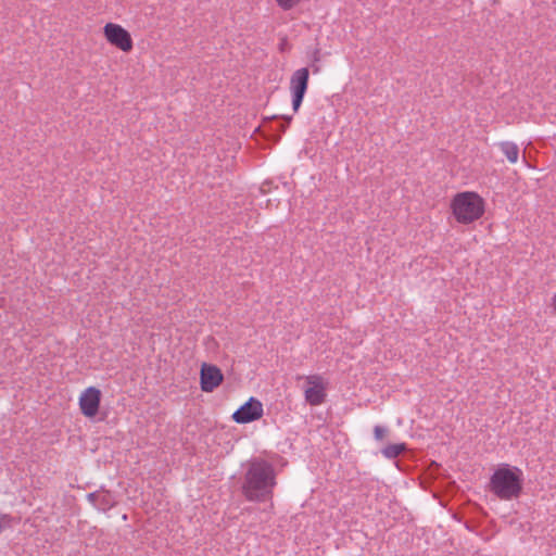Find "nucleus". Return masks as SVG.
<instances>
[{"mask_svg": "<svg viewBox=\"0 0 556 556\" xmlns=\"http://www.w3.org/2000/svg\"><path fill=\"white\" fill-rule=\"evenodd\" d=\"M263 416L262 403L250 397L242 406H240L232 415V419L238 424H248L260 419Z\"/></svg>", "mask_w": 556, "mask_h": 556, "instance_id": "0eeeda50", "label": "nucleus"}, {"mask_svg": "<svg viewBox=\"0 0 556 556\" xmlns=\"http://www.w3.org/2000/svg\"><path fill=\"white\" fill-rule=\"evenodd\" d=\"M497 146L510 163H516L518 161L519 148L516 143L511 141H503Z\"/></svg>", "mask_w": 556, "mask_h": 556, "instance_id": "9b49d317", "label": "nucleus"}, {"mask_svg": "<svg viewBox=\"0 0 556 556\" xmlns=\"http://www.w3.org/2000/svg\"><path fill=\"white\" fill-rule=\"evenodd\" d=\"M388 429L382 426H376L374 428V437L376 440L381 441L386 438Z\"/></svg>", "mask_w": 556, "mask_h": 556, "instance_id": "4468645a", "label": "nucleus"}, {"mask_svg": "<svg viewBox=\"0 0 556 556\" xmlns=\"http://www.w3.org/2000/svg\"><path fill=\"white\" fill-rule=\"evenodd\" d=\"M404 451H406V444L399 443L387 445L384 448H382L381 453L386 458L393 459L396 458Z\"/></svg>", "mask_w": 556, "mask_h": 556, "instance_id": "f8f14e48", "label": "nucleus"}, {"mask_svg": "<svg viewBox=\"0 0 556 556\" xmlns=\"http://www.w3.org/2000/svg\"><path fill=\"white\" fill-rule=\"evenodd\" d=\"M309 72L307 67L296 70L290 78V91L292 94V109L296 113L303 102L308 87Z\"/></svg>", "mask_w": 556, "mask_h": 556, "instance_id": "20e7f679", "label": "nucleus"}, {"mask_svg": "<svg viewBox=\"0 0 556 556\" xmlns=\"http://www.w3.org/2000/svg\"><path fill=\"white\" fill-rule=\"evenodd\" d=\"M453 214L458 223L470 224L484 213L483 199L475 192H462L452 201Z\"/></svg>", "mask_w": 556, "mask_h": 556, "instance_id": "7ed1b4c3", "label": "nucleus"}, {"mask_svg": "<svg viewBox=\"0 0 556 556\" xmlns=\"http://www.w3.org/2000/svg\"><path fill=\"white\" fill-rule=\"evenodd\" d=\"M224 380L222 370L215 366L204 363L201 367L200 383L204 392H213Z\"/></svg>", "mask_w": 556, "mask_h": 556, "instance_id": "6e6552de", "label": "nucleus"}, {"mask_svg": "<svg viewBox=\"0 0 556 556\" xmlns=\"http://www.w3.org/2000/svg\"><path fill=\"white\" fill-rule=\"evenodd\" d=\"M101 401V392L94 387L87 388L79 397V406L81 413L86 417H93L97 415Z\"/></svg>", "mask_w": 556, "mask_h": 556, "instance_id": "1a4fd4ad", "label": "nucleus"}, {"mask_svg": "<svg viewBox=\"0 0 556 556\" xmlns=\"http://www.w3.org/2000/svg\"><path fill=\"white\" fill-rule=\"evenodd\" d=\"M104 36L111 45L117 47L124 52H129L132 49V39L130 34L121 25L108 23L104 26Z\"/></svg>", "mask_w": 556, "mask_h": 556, "instance_id": "423d86ee", "label": "nucleus"}, {"mask_svg": "<svg viewBox=\"0 0 556 556\" xmlns=\"http://www.w3.org/2000/svg\"><path fill=\"white\" fill-rule=\"evenodd\" d=\"M285 121H286V124L281 125V128H280L281 131L286 130L287 126L291 123L292 117L291 116H287V117H285Z\"/></svg>", "mask_w": 556, "mask_h": 556, "instance_id": "2eb2a0df", "label": "nucleus"}, {"mask_svg": "<svg viewBox=\"0 0 556 556\" xmlns=\"http://www.w3.org/2000/svg\"><path fill=\"white\" fill-rule=\"evenodd\" d=\"M88 501L91 502L100 510H109L115 504L114 497L111 492L97 491L87 495Z\"/></svg>", "mask_w": 556, "mask_h": 556, "instance_id": "9d476101", "label": "nucleus"}, {"mask_svg": "<svg viewBox=\"0 0 556 556\" xmlns=\"http://www.w3.org/2000/svg\"><path fill=\"white\" fill-rule=\"evenodd\" d=\"M522 482V471L519 468L503 465L491 476L490 491L500 500L509 501L519 496Z\"/></svg>", "mask_w": 556, "mask_h": 556, "instance_id": "f03ea898", "label": "nucleus"}, {"mask_svg": "<svg viewBox=\"0 0 556 556\" xmlns=\"http://www.w3.org/2000/svg\"><path fill=\"white\" fill-rule=\"evenodd\" d=\"M554 308L556 311V295L553 298Z\"/></svg>", "mask_w": 556, "mask_h": 556, "instance_id": "dca6fc26", "label": "nucleus"}, {"mask_svg": "<svg viewBox=\"0 0 556 556\" xmlns=\"http://www.w3.org/2000/svg\"><path fill=\"white\" fill-rule=\"evenodd\" d=\"M276 485L274 466L261 458L249 463L243 477L242 494L250 502H266L271 498Z\"/></svg>", "mask_w": 556, "mask_h": 556, "instance_id": "f257e3e1", "label": "nucleus"}, {"mask_svg": "<svg viewBox=\"0 0 556 556\" xmlns=\"http://www.w3.org/2000/svg\"><path fill=\"white\" fill-rule=\"evenodd\" d=\"M302 0H276L277 5L283 11H289L296 7Z\"/></svg>", "mask_w": 556, "mask_h": 556, "instance_id": "ddd939ff", "label": "nucleus"}, {"mask_svg": "<svg viewBox=\"0 0 556 556\" xmlns=\"http://www.w3.org/2000/svg\"><path fill=\"white\" fill-rule=\"evenodd\" d=\"M307 388L304 391L305 401L312 406H318L326 400V382L319 375H309L305 377Z\"/></svg>", "mask_w": 556, "mask_h": 556, "instance_id": "39448f33", "label": "nucleus"}]
</instances>
